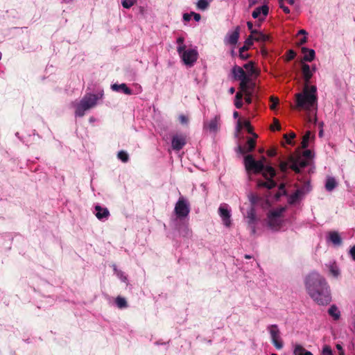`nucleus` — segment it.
<instances>
[{"label":"nucleus","instance_id":"1","mask_svg":"<svg viewBox=\"0 0 355 355\" xmlns=\"http://www.w3.org/2000/svg\"><path fill=\"white\" fill-rule=\"evenodd\" d=\"M304 286L309 297L319 305L331 301L329 286L325 278L316 272H310L304 279Z\"/></svg>","mask_w":355,"mask_h":355},{"label":"nucleus","instance_id":"2","mask_svg":"<svg viewBox=\"0 0 355 355\" xmlns=\"http://www.w3.org/2000/svg\"><path fill=\"white\" fill-rule=\"evenodd\" d=\"M243 164L246 171L258 174L261 173L262 175L267 178V173H268L270 178L276 176V171L271 166H265L263 161H257L252 155H246L243 158Z\"/></svg>","mask_w":355,"mask_h":355},{"label":"nucleus","instance_id":"3","mask_svg":"<svg viewBox=\"0 0 355 355\" xmlns=\"http://www.w3.org/2000/svg\"><path fill=\"white\" fill-rule=\"evenodd\" d=\"M316 87L307 85L304 88L302 93L295 94L296 108H302L310 110L317 104Z\"/></svg>","mask_w":355,"mask_h":355},{"label":"nucleus","instance_id":"4","mask_svg":"<svg viewBox=\"0 0 355 355\" xmlns=\"http://www.w3.org/2000/svg\"><path fill=\"white\" fill-rule=\"evenodd\" d=\"M312 157V153L310 150H305L302 154L296 153L289 156L291 168L295 173H300L301 169L309 164V159Z\"/></svg>","mask_w":355,"mask_h":355},{"label":"nucleus","instance_id":"5","mask_svg":"<svg viewBox=\"0 0 355 355\" xmlns=\"http://www.w3.org/2000/svg\"><path fill=\"white\" fill-rule=\"evenodd\" d=\"M177 51L187 67H192L198 58V52L195 49L190 48V46H178Z\"/></svg>","mask_w":355,"mask_h":355},{"label":"nucleus","instance_id":"6","mask_svg":"<svg viewBox=\"0 0 355 355\" xmlns=\"http://www.w3.org/2000/svg\"><path fill=\"white\" fill-rule=\"evenodd\" d=\"M98 98L96 94H87L85 95L76 105V116L79 117L83 116L87 110L94 107L96 105Z\"/></svg>","mask_w":355,"mask_h":355},{"label":"nucleus","instance_id":"7","mask_svg":"<svg viewBox=\"0 0 355 355\" xmlns=\"http://www.w3.org/2000/svg\"><path fill=\"white\" fill-rule=\"evenodd\" d=\"M175 213L178 218H182L187 217L190 211L189 205L184 198H179L175 206Z\"/></svg>","mask_w":355,"mask_h":355},{"label":"nucleus","instance_id":"8","mask_svg":"<svg viewBox=\"0 0 355 355\" xmlns=\"http://www.w3.org/2000/svg\"><path fill=\"white\" fill-rule=\"evenodd\" d=\"M272 40L268 35L263 34L261 32L252 31V34L246 40L245 44H252L253 42H272Z\"/></svg>","mask_w":355,"mask_h":355},{"label":"nucleus","instance_id":"9","mask_svg":"<svg viewBox=\"0 0 355 355\" xmlns=\"http://www.w3.org/2000/svg\"><path fill=\"white\" fill-rule=\"evenodd\" d=\"M269 330L272 343L277 349H281L283 347V343L280 338V331L277 324H271L268 327Z\"/></svg>","mask_w":355,"mask_h":355},{"label":"nucleus","instance_id":"10","mask_svg":"<svg viewBox=\"0 0 355 355\" xmlns=\"http://www.w3.org/2000/svg\"><path fill=\"white\" fill-rule=\"evenodd\" d=\"M255 139L256 138H254H254L248 137L247 139L246 144L243 146H238L237 153H239L241 155H246V154L252 152L256 148L257 142H256Z\"/></svg>","mask_w":355,"mask_h":355},{"label":"nucleus","instance_id":"11","mask_svg":"<svg viewBox=\"0 0 355 355\" xmlns=\"http://www.w3.org/2000/svg\"><path fill=\"white\" fill-rule=\"evenodd\" d=\"M186 141V136L183 135H177L173 137L172 138V148L175 150H180L183 148L185 146Z\"/></svg>","mask_w":355,"mask_h":355},{"label":"nucleus","instance_id":"12","mask_svg":"<svg viewBox=\"0 0 355 355\" xmlns=\"http://www.w3.org/2000/svg\"><path fill=\"white\" fill-rule=\"evenodd\" d=\"M227 207V205H220L218 209V212L224 225L227 227H230L231 225V214Z\"/></svg>","mask_w":355,"mask_h":355},{"label":"nucleus","instance_id":"13","mask_svg":"<svg viewBox=\"0 0 355 355\" xmlns=\"http://www.w3.org/2000/svg\"><path fill=\"white\" fill-rule=\"evenodd\" d=\"M220 115H216L209 122L204 123V128L208 129L210 132H216L220 127Z\"/></svg>","mask_w":355,"mask_h":355},{"label":"nucleus","instance_id":"14","mask_svg":"<svg viewBox=\"0 0 355 355\" xmlns=\"http://www.w3.org/2000/svg\"><path fill=\"white\" fill-rule=\"evenodd\" d=\"M269 11V8L266 5H263L261 7L257 8L252 12V17L254 19L259 18V20L263 21L266 17L268 15Z\"/></svg>","mask_w":355,"mask_h":355},{"label":"nucleus","instance_id":"15","mask_svg":"<svg viewBox=\"0 0 355 355\" xmlns=\"http://www.w3.org/2000/svg\"><path fill=\"white\" fill-rule=\"evenodd\" d=\"M240 28L236 26L233 31L228 33L226 42L229 44H236L239 37Z\"/></svg>","mask_w":355,"mask_h":355},{"label":"nucleus","instance_id":"16","mask_svg":"<svg viewBox=\"0 0 355 355\" xmlns=\"http://www.w3.org/2000/svg\"><path fill=\"white\" fill-rule=\"evenodd\" d=\"M265 179L266 180V181H263L261 180H259L257 181L258 187H264L267 188L268 189H271L276 187V182L273 180V178H270L268 173H267V178Z\"/></svg>","mask_w":355,"mask_h":355},{"label":"nucleus","instance_id":"17","mask_svg":"<svg viewBox=\"0 0 355 355\" xmlns=\"http://www.w3.org/2000/svg\"><path fill=\"white\" fill-rule=\"evenodd\" d=\"M95 209L96 211V216L98 220L107 218L110 216V211L107 208H103L100 205H96Z\"/></svg>","mask_w":355,"mask_h":355},{"label":"nucleus","instance_id":"18","mask_svg":"<svg viewBox=\"0 0 355 355\" xmlns=\"http://www.w3.org/2000/svg\"><path fill=\"white\" fill-rule=\"evenodd\" d=\"M232 73L233 74L234 78L239 80L241 78H244L245 75L246 74L242 67H238L236 65L232 68Z\"/></svg>","mask_w":355,"mask_h":355},{"label":"nucleus","instance_id":"19","mask_svg":"<svg viewBox=\"0 0 355 355\" xmlns=\"http://www.w3.org/2000/svg\"><path fill=\"white\" fill-rule=\"evenodd\" d=\"M302 71L304 81L306 83H308L313 76L309 65L307 64H303L302 66Z\"/></svg>","mask_w":355,"mask_h":355},{"label":"nucleus","instance_id":"20","mask_svg":"<svg viewBox=\"0 0 355 355\" xmlns=\"http://www.w3.org/2000/svg\"><path fill=\"white\" fill-rule=\"evenodd\" d=\"M302 52L304 53L303 60L306 62H311L315 58V51L313 49H308L302 47Z\"/></svg>","mask_w":355,"mask_h":355},{"label":"nucleus","instance_id":"21","mask_svg":"<svg viewBox=\"0 0 355 355\" xmlns=\"http://www.w3.org/2000/svg\"><path fill=\"white\" fill-rule=\"evenodd\" d=\"M268 226L275 230H277L280 228L282 225V221L279 218H276L274 217L268 216Z\"/></svg>","mask_w":355,"mask_h":355},{"label":"nucleus","instance_id":"22","mask_svg":"<svg viewBox=\"0 0 355 355\" xmlns=\"http://www.w3.org/2000/svg\"><path fill=\"white\" fill-rule=\"evenodd\" d=\"M112 89L114 91L119 92L122 91L124 94L130 95L132 94V90L128 87L125 83L121 85L114 84L112 85Z\"/></svg>","mask_w":355,"mask_h":355},{"label":"nucleus","instance_id":"23","mask_svg":"<svg viewBox=\"0 0 355 355\" xmlns=\"http://www.w3.org/2000/svg\"><path fill=\"white\" fill-rule=\"evenodd\" d=\"M329 239L336 245H340L342 243L340 236L337 232H330Z\"/></svg>","mask_w":355,"mask_h":355},{"label":"nucleus","instance_id":"24","mask_svg":"<svg viewBox=\"0 0 355 355\" xmlns=\"http://www.w3.org/2000/svg\"><path fill=\"white\" fill-rule=\"evenodd\" d=\"M294 355H313L311 352L306 350L301 345L297 344L295 346Z\"/></svg>","mask_w":355,"mask_h":355},{"label":"nucleus","instance_id":"25","mask_svg":"<svg viewBox=\"0 0 355 355\" xmlns=\"http://www.w3.org/2000/svg\"><path fill=\"white\" fill-rule=\"evenodd\" d=\"M248 225L256 224V214L255 210L252 207L247 212Z\"/></svg>","mask_w":355,"mask_h":355},{"label":"nucleus","instance_id":"26","mask_svg":"<svg viewBox=\"0 0 355 355\" xmlns=\"http://www.w3.org/2000/svg\"><path fill=\"white\" fill-rule=\"evenodd\" d=\"M302 195V191L300 190H296L294 193L291 195L288 199V202L290 205H294L296 202L300 199V196Z\"/></svg>","mask_w":355,"mask_h":355},{"label":"nucleus","instance_id":"27","mask_svg":"<svg viewBox=\"0 0 355 355\" xmlns=\"http://www.w3.org/2000/svg\"><path fill=\"white\" fill-rule=\"evenodd\" d=\"M336 182L334 178L329 177L327 179L325 189L328 191H331L336 187Z\"/></svg>","mask_w":355,"mask_h":355},{"label":"nucleus","instance_id":"28","mask_svg":"<svg viewBox=\"0 0 355 355\" xmlns=\"http://www.w3.org/2000/svg\"><path fill=\"white\" fill-rule=\"evenodd\" d=\"M328 313L331 317L334 318L335 320H337L340 318V311L338 310V308L335 305L331 306L328 310Z\"/></svg>","mask_w":355,"mask_h":355},{"label":"nucleus","instance_id":"29","mask_svg":"<svg viewBox=\"0 0 355 355\" xmlns=\"http://www.w3.org/2000/svg\"><path fill=\"white\" fill-rule=\"evenodd\" d=\"M291 162L289 161V157L288 158V160L287 161H280L279 162V169L281 171V172L284 173H286L288 168H291Z\"/></svg>","mask_w":355,"mask_h":355},{"label":"nucleus","instance_id":"30","mask_svg":"<svg viewBox=\"0 0 355 355\" xmlns=\"http://www.w3.org/2000/svg\"><path fill=\"white\" fill-rule=\"evenodd\" d=\"M251 46H242L241 48L239 49V57L242 60H246L249 58L250 55L247 53V51L250 49Z\"/></svg>","mask_w":355,"mask_h":355},{"label":"nucleus","instance_id":"31","mask_svg":"<svg viewBox=\"0 0 355 355\" xmlns=\"http://www.w3.org/2000/svg\"><path fill=\"white\" fill-rule=\"evenodd\" d=\"M307 33L305 30L302 29L300 30L297 36L299 37L300 35H302V37L299 39V41L296 44H304V43L307 42V37H306Z\"/></svg>","mask_w":355,"mask_h":355},{"label":"nucleus","instance_id":"32","mask_svg":"<svg viewBox=\"0 0 355 355\" xmlns=\"http://www.w3.org/2000/svg\"><path fill=\"white\" fill-rule=\"evenodd\" d=\"M311 132H306L305 135L302 137V141L301 142V148L305 149L309 146V141L310 139Z\"/></svg>","mask_w":355,"mask_h":355},{"label":"nucleus","instance_id":"33","mask_svg":"<svg viewBox=\"0 0 355 355\" xmlns=\"http://www.w3.org/2000/svg\"><path fill=\"white\" fill-rule=\"evenodd\" d=\"M116 304L119 309L126 308L128 306L127 302L125 298L118 296L116 298Z\"/></svg>","mask_w":355,"mask_h":355},{"label":"nucleus","instance_id":"34","mask_svg":"<svg viewBox=\"0 0 355 355\" xmlns=\"http://www.w3.org/2000/svg\"><path fill=\"white\" fill-rule=\"evenodd\" d=\"M211 1H212V0H198L197 7L198 9L204 10L207 8Z\"/></svg>","mask_w":355,"mask_h":355},{"label":"nucleus","instance_id":"35","mask_svg":"<svg viewBox=\"0 0 355 355\" xmlns=\"http://www.w3.org/2000/svg\"><path fill=\"white\" fill-rule=\"evenodd\" d=\"M243 125L247 129L248 133L252 134L254 138L258 137V135L256 133L253 132V128L251 126L249 121H245L243 122Z\"/></svg>","mask_w":355,"mask_h":355},{"label":"nucleus","instance_id":"36","mask_svg":"<svg viewBox=\"0 0 355 355\" xmlns=\"http://www.w3.org/2000/svg\"><path fill=\"white\" fill-rule=\"evenodd\" d=\"M243 67L250 73V75H253L256 72L254 63L251 61L244 64Z\"/></svg>","mask_w":355,"mask_h":355},{"label":"nucleus","instance_id":"37","mask_svg":"<svg viewBox=\"0 0 355 355\" xmlns=\"http://www.w3.org/2000/svg\"><path fill=\"white\" fill-rule=\"evenodd\" d=\"M329 271L334 277H337L340 275L339 269L335 263H333L329 266Z\"/></svg>","mask_w":355,"mask_h":355},{"label":"nucleus","instance_id":"38","mask_svg":"<svg viewBox=\"0 0 355 355\" xmlns=\"http://www.w3.org/2000/svg\"><path fill=\"white\" fill-rule=\"evenodd\" d=\"M117 157L123 162H127L129 159V156H128V153L124 150L119 151L118 153Z\"/></svg>","mask_w":355,"mask_h":355},{"label":"nucleus","instance_id":"39","mask_svg":"<svg viewBox=\"0 0 355 355\" xmlns=\"http://www.w3.org/2000/svg\"><path fill=\"white\" fill-rule=\"evenodd\" d=\"M286 189H285V184H280L279 187V191L278 192L275 194V197L277 198H279L282 196H284V195H286Z\"/></svg>","mask_w":355,"mask_h":355},{"label":"nucleus","instance_id":"40","mask_svg":"<svg viewBox=\"0 0 355 355\" xmlns=\"http://www.w3.org/2000/svg\"><path fill=\"white\" fill-rule=\"evenodd\" d=\"M284 211V209L282 208L280 209H278V210H274L272 211H271L269 214H268V216H270V217H274V218H279L280 216H282V212Z\"/></svg>","mask_w":355,"mask_h":355},{"label":"nucleus","instance_id":"41","mask_svg":"<svg viewBox=\"0 0 355 355\" xmlns=\"http://www.w3.org/2000/svg\"><path fill=\"white\" fill-rule=\"evenodd\" d=\"M321 355H333L331 347L327 345H324L322 347Z\"/></svg>","mask_w":355,"mask_h":355},{"label":"nucleus","instance_id":"42","mask_svg":"<svg viewBox=\"0 0 355 355\" xmlns=\"http://www.w3.org/2000/svg\"><path fill=\"white\" fill-rule=\"evenodd\" d=\"M136 1L137 0H123L121 3L125 8H130L136 3Z\"/></svg>","mask_w":355,"mask_h":355},{"label":"nucleus","instance_id":"43","mask_svg":"<svg viewBox=\"0 0 355 355\" xmlns=\"http://www.w3.org/2000/svg\"><path fill=\"white\" fill-rule=\"evenodd\" d=\"M295 137V134L294 132H291L289 135L285 134L284 135V138L286 139V141L288 144H292V139Z\"/></svg>","mask_w":355,"mask_h":355},{"label":"nucleus","instance_id":"44","mask_svg":"<svg viewBox=\"0 0 355 355\" xmlns=\"http://www.w3.org/2000/svg\"><path fill=\"white\" fill-rule=\"evenodd\" d=\"M270 101L272 102V104L270 106V108L271 110H275L277 107V105L279 104V98L275 96H270Z\"/></svg>","mask_w":355,"mask_h":355},{"label":"nucleus","instance_id":"45","mask_svg":"<svg viewBox=\"0 0 355 355\" xmlns=\"http://www.w3.org/2000/svg\"><path fill=\"white\" fill-rule=\"evenodd\" d=\"M239 88L241 89L242 92H249V85L248 84L244 83L243 81L240 82Z\"/></svg>","mask_w":355,"mask_h":355},{"label":"nucleus","instance_id":"46","mask_svg":"<svg viewBox=\"0 0 355 355\" xmlns=\"http://www.w3.org/2000/svg\"><path fill=\"white\" fill-rule=\"evenodd\" d=\"M244 94H245V102L248 103V104H250L252 103V94L250 91L249 92H243Z\"/></svg>","mask_w":355,"mask_h":355},{"label":"nucleus","instance_id":"47","mask_svg":"<svg viewBox=\"0 0 355 355\" xmlns=\"http://www.w3.org/2000/svg\"><path fill=\"white\" fill-rule=\"evenodd\" d=\"M296 53H295L294 51L293 50H289L287 53H286V60L287 61H291L293 59H294Z\"/></svg>","mask_w":355,"mask_h":355},{"label":"nucleus","instance_id":"48","mask_svg":"<svg viewBox=\"0 0 355 355\" xmlns=\"http://www.w3.org/2000/svg\"><path fill=\"white\" fill-rule=\"evenodd\" d=\"M270 128L272 130H275V129L279 130L281 129V125L277 119H274V124L271 125Z\"/></svg>","mask_w":355,"mask_h":355},{"label":"nucleus","instance_id":"49","mask_svg":"<svg viewBox=\"0 0 355 355\" xmlns=\"http://www.w3.org/2000/svg\"><path fill=\"white\" fill-rule=\"evenodd\" d=\"M179 121L182 124H187L189 122V119L187 116L180 114L179 116Z\"/></svg>","mask_w":355,"mask_h":355},{"label":"nucleus","instance_id":"50","mask_svg":"<svg viewBox=\"0 0 355 355\" xmlns=\"http://www.w3.org/2000/svg\"><path fill=\"white\" fill-rule=\"evenodd\" d=\"M248 228L250 230L251 234L254 235L256 234V224L248 225Z\"/></svg>","mask_w":355,"mask_h":355},{"label":"nucleus","instance_id":"51","mask_svg":"<svg viewBox=\"0 0 355 355\" xmlns=\"http://www.w3.org/2000/svg\"><path fill=\"white\" fill-rule=\"evenodd\" d=\"M277 154V151L275 149H270L267 151V155L269 157H274Z\"/></svg>","mask_w":355,"mask_h":355},{"label":"nucleus","instance_id":"52","mask_svg":"<svg viewBox=\"0 0 355 355\" xmlns=\"http://www.w3.org/2000/svg\"><path fill=\"white\" fill-rule=\"evenodd\" d=\"M234 105L236 108L240 109L243 106V103L241 100H235Z\"/></svg>","mask_w":355,"mask_h":355},{"label":"nucleus","instance_id":"53","mask_svg":"<svg viewBox=\"0 0 355 355\" xmlns=\"http://www.w3.org/2000/svg\"><path fill=\"white\" fill-rule=\"evenodd\" d=\"M279 6H280V8L284 10V12L285 13H287V14H288V13H289V12H290V10H289V8H288V7L285 6L284 5V3H279Z\"/></svg>","mask_w":355,"mask_h":355},{"label":"nucleus","instance_id":"54","mask_svg":"<svg viewBox=\"0 0 355 355\" xmlns=\"http://www.w3.org/2000/svg\"><path fill=\"white\" fill-rule=\"evenodd\" d=\"M191 16H192V12H191L190 14L186 13L183 15V19H184V20L189 21L191 20Z\"/></svg>","mask_w":355,"mask_h":355},{"label":"nucleus","instance_id":"55","mask_svg":"<svg viewBox=\"0 0 355 355\" xmlns=\"http://www.w3.org/2000/svg\"><path fill=\"white\" fill-rule=\"evenodd\" d=\"M192 16L193 17L194 19L196 21H200V18H201V16L200 14L198 13H196V12H192Z\"/></svg>","mask_w":355,"mask_h":355},{"label":"nucleus","instance_id":"56","mask_svg":"<svg viewBox=\"0 0 355 355\" xmlns=\"http://www.w3.org/2000/svg\"><path fill=\"white\" fill-rule=\"evenodd\" d=\"M349 253L353 260L355 261V245L350 249Z\"/></svg>","mask_w":355,"mask_h":355},{"label":"nucleus","instance_id":"57","mask_svg":"<svg viewBox=\"0 0 355 355\" xmlns=\"http://www.w3.org/2000/svg\"><path fill=\"white\" fill-rule=\"evenodd\" d=\"M243 96V92H238L235 96V100H241Z\"/></svg>","mask_w":355,"mask_h":355},{"label":"nucleus","instance_id":"58","mask_svg":"<svg viewBox=\"0 0 355 355\" xmlns=\"http://www.w3.org/2000/svg\"><path fill=\"white\" fill-rule=\"evenodd\" d=\"M239 80L243 81L244 83L248 84L250 82V78L245 74L244 78H241Z\"/></svg>","mask_w":355,"mask_h":355},{"label":"nucleus","instance_id":"59","mask_svg":"<svg viewBox=\"0 0 355 355\" xmlns=\"http://www.w3.org/2000/svg\"><path fill=\"white\" fill-rule=\"evenodd\" d=\"M278 1H279V3H282L285 1V0H278ZM286 1H287L288 3H289L290 5H293L295 3V0H286Z\"/></svg>","mask_w":355,"mask_h":355},{"label":"nucleus","instance_id":"60","mask_svg":"<svg viewBox=\"0 0 355 355\" xmlns=\"http://www.w3.org/2000/svg\"><path fill=\"white\" fill-rule=\"evenodd\" d=\"M247 26H248V27L249 30H250V31H251V32H252V31H254V30L252 29V28H253V24H252V22H250V21H248V22H247Z\"/></svg>","mask_w":355,"mask_h":355},{"label":"nucleus","instance_id":"61","mask_svg":"<svg viewBox=\"0 0 355 355\" xmlns=\"http://www.w3.org/2000/svg\"><path fill=\"white\" fill-rule=\"evenodd\" d=\"M184 42V38L183 37H179L177 40V42L180 44H182Z\"/></svg>","mask_w":355,"mask_h":355},{"label":"nucleus","instance_id":"62","mask_svg":"<svg viewBox=\"0 0 355 355\" xmlns=\"http://www.w3.org/2000/svg\"><path fill=\"white\" fill-rule=\"evenodd\" d=\"M234 92H235V89H234V87H231V88H230V89H229V92H230L231 94H234Z\"/></svg>","mask_w":355,"mask_h":355},{"label":"nucleus","instance_id":"63","mask_svg":"<svg viewBox=\"0 0 355 355\" xmlns=\"http://www.w3.org/2000/svg\"><path fill=\"white\" fill-rule=\"evenodd\" d=\"M336 347H337V349L339 350V352L343 351V348H342V347H341V345H340L338 344V345H336Z\"/></svg>","mask_w":355,"mask_h":355},{"label":"nucleus","instance_id":"64","mask_svg":"<svg viewBox=\"0 0 355 355\" xmlns=\"http://www.w3.org/2000/svg\"><path fill=\"white\" fill-rule=\"evenodd\" d=\"M239 112H234V114H233V116L234 118H237L239 117Z\"/></svg>","mask_w":355,"mask_h":355}]
</instances>
